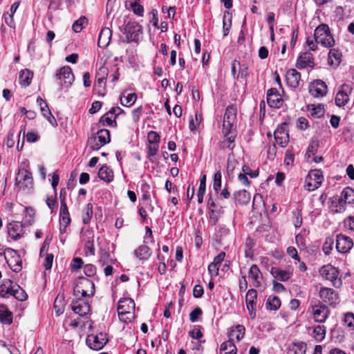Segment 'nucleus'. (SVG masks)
<instances>
[{
	"instance_id": "f257e3e1",
	"label": "nucleus",
	"mask_w": 354,
	"mask_h": 354,
	"mask_svg": "<svg viewBox=\"0 0 354 354\" xmlns=\"http://www.w3.org/2000/svg\"><path fill=\"white\" fill-rule=\"evenodd\" d=\"M135 303L130 298H122L118 304L119 319L123 322H131L135 317Z\"/></svg>"
},
{
	"instance_id": "f03ea898",
	"label": "nucleus",
	"mask_w": 354,
	"mask_h": 354,
	"mask_svg": "<svg viewBox=\"0 0 354 354\" xmlns=\"http://www.w3.org/2000/svg\"><path fill=\"white\" fill-rule=\"evenodd\" d=\"M314 39L317 43L325 48H330L335 44V39L327 24H322L314 31Z\"/></svg>"
},
{
	"instance_id": "7ed1b4c3",
	"label": "nucleus",
	"mask_w": 354,
	"mask_h": 354,
	"mask_svg": "<svg viewBox=\"0 0 354 354\" xmlns=\"http://www.w3.org/2000/svg\"><path fill=\"white\" fill-rule=\"evenodd\" d=\"M73 293L76 297H90L95 293L94 283L88 278L79 277L73 288Z\"/></svg>"
},
{
	"instance_id": "20e7f679",
	"label": "nucleus",
	"mask_w": 354,
	"mask_h": 354,
	"mask_svg": "<svg viewBox=\"0 0 354 354\" xmlns=\"http://www.w3.org/2000/svg\"><path fill=\"white\" fill-rule=\"evenodd\" d=\"M319 274L325 279L330 281L335 288H339L342 286V280L339 277V272L337 268L332 265L323 266L319 270Z\"/></svg>"
},
{
	"instance_id": "39448f33",
	"label": "nucleus",
	"mask_w": 354,
	"mask_h": 354,
	"mask_svg": "<svg viewBox=\"0 0 354 354\" xmlns=\"http://www.w3.org/2000/svg\"><path fill=\"white\" fill-rule=\"evenodd\" d=\"M237 109L234 105H229L225 110L223 117V130L224 136H227L232 133L234 124L236 120Z\"/></svg>"
},
{
	"instance_id": "423d86ee",
	"label": "nucleus",
	"mask_w": 354,
	"mask_h": 354,
	"mask_svg": "<svg viewBox=\"0 0 354 354\" xmlns=\"http://www.w3.org/2000/svg\"><path fill=\"white\" fill-rule=\"evenodd\" d=\"M17 187L24 191H29L32 188L33 179L31 172L24 168L19 169L15 178Z\"/></svg>"
},
{
	"instance_id": "0eeeda50",
	"label": "nucleus",
	"mask_w": 354,
	"mask_h": 354,
	"mask_svg": "<svg viewBox=\"0 0 354 354\" xmlns=\"http://www.w3.org/2000/svg\"><path fill=\"white\" fill-rule=\"evenodd\" d=\"M111 140L110 131L108 129H102L97 131L95 136L88 140V145L91 150H98Z\"/></svg>"
},
{
	"instance_id": "6e6552de",
	"label": "nucleus",
	"mask_w": 354,
	"mask_h": 354,
	"mask_svg": "<svg viewBox=\"0 0 354 354\" xmlns=\"http://www.w3.org/2000/svg\"><path fill=\"white\" fill-rule=\"evenodd\" d=\"M55 78L62 88H68L75 80L72 69L68 66L60 68L55 74Z\"/></svg>"
},
{
	"instance_id": "1a4fd4ad",
	"label": "nucleus",
	"mask_w": 354,
	"mask_h": 354,
	"mask_svg": "<svg viewBox=\"0 0 354 354\" xmlns=\"http://www.w3.org/2000/svg\"><path fill=\"white\" fill-rule=\"evenodd\" d=\"M324 177L319 169L310 170L305 180V187L308 191H314L322 184Z\"/></svg>"
},
{
	"instance_id": "9d476101",
	"label": "nucleus",
	"mask_w": 354,
	"mask_h": 354,
	"mask_svg": "<svg viewBox=\"0 0 354 354\" xmlns=\"http://www.w3.org/2000/svg\"><path fill=\"white\" fill-rule=\"evenodd\" d=\"M5 259L10 269L19 272L22 268V261L20 256L12 249L8 248L4 252Z\"/></svg>"
},
{
	"instance_id": "9b49d317",
	"label": "nucleus",
	"mask_w": 354,
	"mask_h": 354,
	"mask_svg": "<svg viewBox=\"0 0 354 354\" xmlns=\"http://www.w3.org/2000/svg\"><path fill=\"white\" fill-rule=\"evenodd\" d=\"M124 33L129 41H137L142 34V27L136 21H129L124 27Z\"/></svg>"
},
{
	"instance_id": "f8f14e48",
	"label": "nucleus",
	"mask_w": 354,
	"mask_h": 354,
	"mask_svg": "<svg viewBox=\"0 0 354 354\" xmlns=\"http://www.w3.org/2000/svg\"><path fill=\"white\" fill-rule=\"evenodd\" d=\"M311 308L314 320L319 323L325 322L330 313L328 306L320 301H318L317 304L313 305Z\"/></svg>"
},
{
	"instance_id": "ddd939ff",
	"label": "nucleus",
	"mask_w": 354,
	"mask_h": 354,
	"mask_svg": "<svg viewBox=\"0 0 354 354\" xmlns=\"http://www.w3.org/2000/svg\"><path fill=\"white\" fill-rule=\"evenodd\" d=\"M319 297L324 303L335 307L339 303L338 294L333 289L322 287L319 291Z\"/></svg>"
},
{
	"instance_id": "4468645a",
	"label": "nucleus",
	"mask_w": 354,
	"mask_h": 354,
	"mask_svg": "<svg viewBox=\"0 0 354 354\" xmlns=\"http://www.w3.org/2000/svg\"><path fill=\"white\" fill-rule=\"evenodd\" d=\"M108 339L106 335L103 333L97 335H89L86 338L87 345L93 350L99 351L102 349L107 343Z\"/></svg>"
},
{
	"instance_id": "2eb2a0df",
	"label": "nucleus",
	"mask_w": 354,
	"mask_h": 354,
	"mask_svg": "<svg viewBox=\"0 0 354 354\" xmlns=\"http://www.w3.org/2000/svg\"><path fill=\"white\" fill-rule=\"evenodd\" d=\"M308 91L313 97L321 98L327 94L328 86L323 80H315L309 84Z\"/></svg>"
},
{
	"instance_id": "dca6fc26",
	"label": "nucleus",
	"mask_w": 354,
	"mask_h": 354,
	"mask_svg": "<svg viewBox=\"0 0 354 354\" xmlns=\"http://www.w3.org/2000/svg\"><path fill=\"white\" fill-rule=\"evenodd\" d=\"M353 91V88L347 84H343L335 96V104L339 106H345L349 101V95Z\"/></svg>"
},
{
	"instance_id": "f3484780",
	"label": "nucleus",
	"mask_w": 354,
	"mask_h": 354,
	"mask_svg": "<svg viewBox=\"0 0 354 354\" xmlns=\"http://www.w3.org/2000/svg\"><path fill=\"white\" fill-rule=\"evenodd\" d=\"M353 247V239L344 234H338L336 236V249L338 252L345 254Z\"/></svg>"
},
{
	"instance_id": "a211bd4d",
	"label": "nucleus",
	"mask_w": 354,
	"mask_h": 354,
	"mask_svg": "<svg viewBox=\"0 0 354 354\" xmlns=\"http://www.w3.org/2000/svg\"><path fill=\"white\" fill-rule=\"evenodd\" d=\"M274 139L277 143L281 147H285L289 142V134L288 124L283 123L279 125L274 133Z\"/></svg>"
},
{
	"instance_id": "6ab92c4d",
	"label": "nucleus",
	"mask_w": 354,
	"mask_h": 354,
	"mask_svg": "<svg viewBox=\"0 0 354 354\" xmlns=\"http://www.w3.org/2000/svg\"><path fill=\"white\" fill-rule=\"evenodd\" d=\"M85 297H78L71 304L72 310L80 316L87 315L90 311V305Z\"/></svg>"
},
{
	"instance_id": "aec40b11",
	"label": "nucleus",
	"mask_w": 354,
	"mask_h": 354,
	"mask_svg": "<svg viewBox=\"0 0 354 354\" xmlns=\"http://www.w3.org/2000/svg\"><path fill=\"white\" fill-rule=\"evenodd\" d=\"M295 66L299 69L314 68V57L311 53L306 51L301 53L297 59Z\"/></svg>"
},
{
	"instance_id": "412c9836",
	"label": "nucleus",
	"mask_w": 354,
	"mask_h": 354,
	"mask_svg": "<svg viewBox=\"0 0 354 354\" xmlns=\"http://www.w3.org/2000/svg\"><path fill=\"white\" fill-rule=\"evenodd\" d=\"M268 104L272 108L279 109L282 106L283 100L277 89L271 88L267 91Z\"/></svg>"
},
{
	"instance_id": "4be33fe9",
	"label": "nucleus",
	"mask_w": 354,
	"mask_h": 354,
	"mask_svg": "<svg viewBox=\"0 0 354 354\" xmlns=\"http://www.w3.org/2000/svg\"><path fill=\"white\" fill-rule=\"evenodd\" d=\"M257 297V291L251 288L248 290L246 296H245V301L247 308L249 311L250 315L252 319H254L256 316V301Z\"/></svg>"
},
{
	"instance_id": "5701e85b",
	"label": "nucleus",
	"mask_w": 354,
	"mask_h": 354,
	"mask_svg": "<svg viewBox=\"0 0 354 354\" xmlns=\"http://www.w3.org/2000/svg\"><path fill=\"white\" fill-rule=\"evenodd\" d=\"M24 232V226L21 222L12 221L8 224V232L9 236L12 239H19L23 235Z\"/></svg>"
},
{
	"instance_id": "b1692460",
	"label": "nucleus",
	"mask_w": 354,
	"mask_h": 354,
	"mask_svg": "<svg viewBox=\"0 0 354 354\" xmlns=\"http://www.w3.org/2000/svg\"><path fill=\"white\" fill-rule=\"evenodd\" d=\"M37 102L40 106V110L43 116L47 119L50 124H52L53 127H57V120L48 109L47 103L44 102V100L39 96L37 98Z\"/></svg>"
},
{
	"instance_id": "393cba45",
	"label": "nucleus",
	"mask_w": 354,
	"mask_h": 354,
	"mask_svg": "<svg viewBox=\"0 0 354 354\" xmlns=\"http://www.w3.org/2000/svg\"><path fill=\"white\" fill-rule=\"evenodd\" d=\"M270 274L277 281H286L292 276V270H282L279 267H272L270 270Z\"/></svg>"
},
{
	"instance_id": "a878e982",
	"label": "nucleus",
	"mask_w": 354,
	"mask_h": 354,
	"mask_svg": "<svg viewBox=\"0 0 354 354\" xmlns=\"http://www.w3.org/2000/svg\"><path fill=\"white\" fill-rule=\"evenodd\" d=\"M287 84L292 88L299 86L301 74L294 68L289 69L286 75Z\"/></svg>"
},
{
	"instance_id": "bb28decb",
	"label": "nucleus",
	"mask_w": 354,
	"mask_h": 354,
	"mask_svg": "<svg viewBox=\"0 0 354 354\" xmlns=\"http://www.w3.org/2000/svg\"><path fill=\"white\" fill-rule=\"evenodd\" d=\"M248 277L252 280V286L255 288H259L261 285V280L262 279L261 272L255 264H253L248 272Z\"/></svg>"
},
{
	"instance_id": "cd10ccee",
	"label": "nucleus",
	"mask_w": 354,
	"mask_h": 354,
	"mask_svg": "<svg viewBox=\"0 0 354 354\" xmlns=\"http://www.w3.org/2000/svg\"><path fill=\"white\" fill-rule=\"evenodd\" d=\"M346 205L340 196H335L331 198V211L333 213H342L346 210Z\"/></svg>"
},
{
	"instance_id": "c85d7f7f",
	"label": "nucleus",
	"mask_w": 354,
	"mask_h": 354,
	"mask_svg": "<svg viewBox=\"0 0 354 354\" xmlns=\"http://www.w3.org/2000/svg\"><path fill=\"white\" fill-rule=\"evenodd\" d=\"M245 328L243 325H236L235 327H232L228 332L229 340L234 341V339L239 342L242 339L245 335Z\"/></svg>"
},
{
	"instance_id": "c756f323",
	"label": "nucleus",
	"mask_w": 354,
	"mask_h": 354,
	"mask_svg": "<svg viewBox=\"0 0 354 354\" xmlns=\"http://www.w3.org/2000/svg\"><path fill=\"white\" fill-rule=\"evenodd\" d=\"M111 35L112 31L109 28H102L98 38V46L106 48L110 43Z\"/></svg>"
},
{
	"instance_id": "7c9ffc66",
	"label": "nucleus",
	"mask_w": 354,
	"mask_h": 354,
	"mask_svg": "<svg viewBox=\"0 0 354 354\" xmlns=\"http://www.w3.org/2000/svg\"><path fill=\"white\" fill-rule=\"evenodd\" d=\"M134 255L142 261H147L151 255V249L146 245H141L134 250Z\"/></svg>"
},
{
	"instance_id": "2f4dec72",
	"label": "nucleus",
	"mask_w": 354,
	"mask_h": 354,
	"mask_svg": "<svg viewBox=\"0 0 354 354\" xmlns=\"http://www.w3.org/2000/svg\"><path fill=\"white\" fill-rule=\"evenodd\" d=\"M342 61V53L336 48H332L329 50L328 62L333 66L337 67Z\"/></svg>"
},
{
	"instance_id": "473e14b6",
	"label": "nucleus",
	"mask_w": 354,
	"mask_h": 354,
	"mask_svg": "<svg viewBox=\"0 0 354 354\" xmlns=\"http://www.w3.org/2000/svg\"><path fill=\"white\" fill-rule=\"evenodd\" d=\"M233 198L240 205H246L250 201V194L245 189L239 190L233 194Z\"/></svg>"
},
{
	"instance_id": "72a5a7b5",
	"label": "nucleus",
	"mask_w": 354,
	"mask_h": 354,
	"mask_svg": "<svg viewBox=\"0 0 354 354\" xmlns=\"http://www.w3.org/2000/svg\"><path fill=\"white\" fill-rule=\"evenodd\" d=\"M33 73L28 69L21 70L19 73V82L21 86L26 87L31 83Z\"/></svg>"
},
{
	"instance_id": "f704fd0d",
	"label": "nucleus",
	"mask_w": 354,
	"mask_h": 354,
	"mask_svg": "<svg viewBox=\"0 0 354 354\" xmlns=\"http://www.w3.org/2000/svg\"><path fill=\"white\" fill-rule=\"evenodd\" d=\"M98 177L106 183H110L113 180V172L111 168L106 165L100 167L98 171Z\"/></svg>"
},
{
	"instance_id": "c9c22d12",
	"label": "nucleus",
	"mask_w": 354,
	"mask_h": 354,
	"mask_svg": "<svg viewBox=\"0 0 354 354\" xmlns=\"http://www.w3.org/2000/svg\"><path fill=\"white\" fill-rule=\"evenodd\" d=\"M14 283L10 279H4L0 286V295L3 297L11 295L14 290Z\"/></svg>"
},
{
	"instance_id": "e433bc0d",
	"label": "nucleus",
	"mask_w": 354,
	"mask_h": 354,
	"mask_svg": "<svg viewBox=\"0 0 354 354\" xmlns=\"http://www.w3.org/2000/svg\"><path fill=\"white\" fill-rule=\"evenodd\" d=\"M236 346L232 340L223 342L220 346V354H236Z\"/></svg>"
},
{
	"instance_id": "4c0bfd02",
	"label": "nucleus",
	"mask_w": 354,
	"mask_h": 354,
	"mask_svg": "<svg viewBox=\"0 0 354 354\" xmlns=\"http://www.w3.org/2000/svg\"><path fill=\"white\" fill-rule=\"evenodd\" d=\"M136 99L137 95L135 93H128L125 91L120 97L121 104L129 107L136 102Z\"/></svg>"
},
{
	"instance_id": "58836bf2",
	"label": "nucleus",
	"mask_w": 354,
	"mask_h": 354,
	"mask_svg": "<svg viewBox=\"0 0 354 354\" xmlns=\"http://www.w3.org/2000/svg\"><path fill=\"white\" fill-rule=\"evenodd\" d=\"M307 109L310 112L311 115L316 118H322L325 113L324 105L322 104L317 105L309 104L307 106Z\"/></svg>"
},
{
	"instance_id": "ea45409f",
	"label": "nucleus",
	"mask_w": 354,
	"mask_h": 354,
	"mask_svg": "<svg viewBox=\"0 0 354 354\" xmlns=\"http://www.w3.org/2000/svg\"><path fill=\"white\" fill-rule=\"evenodd\" d=\"M306 344L304 342L292 343L287 351V354H305Z\"/></svg>"
},
{
	"instance_id": "a19ab883",
	"label": "nucleus",
	"mask_w": 354,
	"mask_h": 354,
	"mask_svg": "<svg viewBox=\"0 0 354 354\" xmlns=\"http://www.w3.org/2000/svg\"><path fill=\"white\" fill-rule=\"evenodd\" d=\"M340 196L346 204L354 203V189L346 187L341 192Z\"/></svg>"
},
{
	"instance_id": "79ce46f5",
	"label": "nucleus",
	"mask_w": 354,
	"mask_h": 354,
	"mask_svg": "<svg viewBox=\"0 0 354 354\" xmlns=\"http://www.w3.org/2000/svg\"><path fill=\"white\" fill-rule=\"evenodd\" d=\"M0 321L6 324L12 322V313L4 306L0 307Z\"/></svg>"
},
{
	"instance_id": "37998d69",
	"label": "nucleus",
	"mask_w": 354,
	"mask_h": 354,
	"mask_svg": "<svg viewBox=\"0 0 354 354\" xmlns=\"http://www.w3.org/2000/svg\"><path fill=\"white\" fill-rule=\"evenodd\" d=\"M11 295L21 301H25L28 297L26 292L17 283L14 284V290Z\"/></svg>"
},
{
	"instance_id": "c03bdc74",
	"label": "nucleus",
	"mask_w": 354,
	"mask_h": 354,
	"mask_svg": "<svg viewBox=\"0 0 354 354\" xmlns=\"http://www.w3.org/2000/svg\"><path fill=\"white\" fill-rule=\"evenodd\" d=\"M281 306L280 299L277 296H270L266 302V307L271 310H277Z\"/></svg>"
},
{
	"instance_id": "a18cd8bd",
	"label": "nucleus",
	"mask_w": 354,
	"mask_h": 354,
	"mask_svg": "<svg viewBox=\"0 0 354 354\" xmlns=\"http://www.w3.org/2000/svg\"><path fill=\"white\" fill-rule=\"evenodd\" d=\"M59 222H62V224L65 223V225H69L71 222L67 205H63L60 206Z\"/></svg>"
},
{
	"instance_id": "49530a36",
	"label": "nucleus",
	"mask_w": 354,
	"mask_h": 354,
	"mask_svg": "<svg viewBox=\"0 0 354 354\" xmlns=\"http://www.w3.org/2000/svg\"><path fill=\"white\" fill-rule=\"evenodd\" d=\"M206 190V176L203 175L200 180V186L197 192L198 202L202 203L203 201V196Z\"/></svg>"
},
{
	"instance_id": "de8ad7c7",
	"label": "nucleus",
	"mask_w": 354,
	"mask_h": 354,
	"mask_svg": "<svg viewBox=\"0 0 354 354\" xmlns=\"http://www.w3.org/2000/svg\"><path fill=\"white\" fill-rule=\"evenodd\" d=\"M313 335L316 341L322 342L326 335V327L320 325L315 326L313 328Z\"/></svg>"
},
{
	"instance_id": "09e8293b",
	"label": "nucleus",
	"mask_w": 354,
	"mask_h": 354,
	"mask_svg": "<svg viewBox=\"0 0 354 354\" xmlns=\"http://www.w3.org/2000/svg\"><path fill=\"white\" fill-rule=\"evenodd\" d=\"M93 216V205L91 203H88L82 214V221L84 224H88L91 218Z\"/></svg>"
},
{
	"instance_id": "8fccbe9b",
	"label": "nucleus",
	"mask_w": 354,
	"mask_h": 354,
	"mask_svg": "<svg viewBox=\"0 0 354 354\" xmlns=\"http://www.w3.org/2000/svg\"><path fill=\"white\" fill-rule=\"evenodd\" d=\"M99 124L102 126H114L116 124L115 117L113 118L112 115L108 112L101 117Z\"/></svg>"
},
{
	"instance_id": "3c124183",
	"label": "nucleus",
	"mask_w": 354,
	"mask_h": 354,
	"mask_svg": "<svg viewBox=\"0 0 354 354\" xmlns=\"http://www.w3.org/2000/svg\"><path fill=\"white\" fill-rule=\"evenodd\" d=\"M222 174L221 171H216L214 175L213 189L216 194L219 193L221 188Z\"/></svg>"
},
{
	"instance_id": "603ef678",
	"label": "nucleus",
	"mask_w": 354,
	"mask_h": 354,
	"mask_svg": "<svg viewBox=\"0 0 354 354\" xmlns=\"http://www.w3.org/2000/svg\"><path fill=\"white\" fill-rule=\"evenodd\" d=\"M202 120V114L196 113L194 118H192L189 122V128L192 131L196 130Z\"/></svg>"
},
{
	"instance_id": "864d4df0",
	"label": "nucleus",
	"mask_w": 354,
	"mask_h": 354,
	"mask_svg": "<svg viewBox=\"0 0 354 354\" xmlns=\"http://www.w3.org/2000/svg\"><path fill=\"white\" fill-rule=\"evenodd\" d=\"M87 23V19L85 17H80L78 20L74 22L73 24V30L75 32H80L82 31L84 25Z\"/></svg>"
},
{
	"instance_id": "5fc2aeb1",
	"label": "nucleus",
	"mask_w": 354,
	"mask_h": 354,
	"mask_svg": "<svg viewBox=\"0 0 354 354\" xmlns=\"http://www.w3.org/2000/svg\"><path fill=\"white\" fill-rule=\"evenodd\" d=\"M106 80H103L100 81V79H97L96 82L94 84V89L98 95L104 96L105 90Z\"/></svg>"
},
{
	"instance_id": "6e6d98bb",
	"label": "nucleus",
	"mask_w": 354,
	"mask_h": 354,
	"mask_svg": "<svg viewBox=\"0 0 354 354\" xmlns=\"http://www.w3.org/2000/svg\"><path fill=\"white\" fill-rule=\"evenodd\" d=\"M239 166V162L234 158L228 157L227 163V173L229 176L232 175L236 168Z\"/></svg>"
},
{
	"instance_id": "4d7b16f0",
	"label": "nucleus",
	"mask_w": 354,
	"mask_h": 354,
	"mask_svg": "<svg viewBox=\"0 0 354 354\" xmlns=\"http://www.w3.org/2000/svg\"><path fill=\"white\" fill-rule=\"evenodd\" d=\"M225 139L223 141L224 145H225L228 149H233L234 147V139H235V133L234 131V129H232V133L225 136H224Z\"/></svg>"
},
{
	"instance_id": "13d9d810",
	"label": "nucleus",
	"mask_w": 354,
	"mask_h": 354,
	"mask_svg": "<svg viewBox=\"0 0 354 354\" xmlns=\"http://www.w3.org/2000/svg\"><path fill=\"white\" fill-rule=\"evenodd\" d=\"M344 322L346 326L351 330H354V314L347 313L344 315Z\"/></svg>"
},
{
	"instance_id": "bf43d9fd",
	"label": "nucleus",
	"mask_w": 354,
	"mask_h": 354,
	"mask_svg": "<svg viewBox=\"0 0 354 354\" xmlns=\"http://www.w3.org/2000/svg\"><path fill=\"white\" fill-rule=\"evenodd\" d=\"M25 222L28 225H32L34 222L35 210L31 207L25 209Z\"/></svg>"
},
{
	"instance_id": "052dcab7",
	"label": "nucleus",
	"mask_w": 354,
	"mask_h": 354,
	"mask_svg": "<svg viewBox=\"0 0 354 354\" xmlns=\"http://www.w3.org/2000/svg\"><path fill=\"white\" fill-rule=\"evenodd\" d=\"M95 247L93 240H88L84 244V252L86 256L95 254Z\"/></svg>"
},
{
	"instance_id": "680f3d73",
	"label": "nucleus",
	"mask_w": 354,
	"mask_h": 354,
	"mask_svg": "<svg viewBox=\"0 0 354 354\" xmlns=\"http://www.w3.org/2000/svg\"><path fill=\"white\" fill-rule=\"evenodd\" d=\"M319 148V141L313 140L310 142L308 147L306 153L310 156V155H315Z\"/></svg>"
},
{
	"instance_id": "e2e57ef3",
	"label": "nucleus",
	"mask_w": 354,
	"mask_h": 354,
	"mask_svg": "<svg viewBox=\"0 0 354 354\" xmlns=\"http://www.w3.org/2000/svg\"><path fill=\"white\" fill-rule=\"evenodd\" d=\"M147 139L149 144H159L160 140L159 134L153 131H151L148 133Z\"/></svg>"
},
{
	"instance_id": "0e129e2a",
	"label": "nucleus",
	"mask_w": 354,
	"mask_h": 354,
	"mask_svg": "<svg viewBox=\"0 0 354 354\" xmlns=\"http://www.w3.org/2000/svg\"><path fill=\"white\" fill-rule=\"evenodd\" d=\"M108 73H109L108 68L106 66H102L97 71L96 79H99L100 78V81H102L103 80H106V77L108 75Z\"/></svg>"
},
{
	"instance_id": "69168bd1",
	"label": "nucleus",
	"mask_w": 354,
	"mask_h": 354,
	"mask_svg": "<svg viewBox=\"0 0 354 354\" xmlns=\"http://www.w3.org/2000/svg\"><path fill=\"white\" fill-rule=\"evenodd\" d=\"M131 8L133 12H134V14H136L140 17L143 16L144 8L142 6H141L140 4H139L137 2H133V3H131Z\"/></svg>"
},
{
	"instance_id": "338daca9",
	"label": "nucleus",
	"mask_w": 354,
	"mask_h": 354,
	"mask_svg": "<svg viewBox=\"0 0 354 354\" xmlns=\"http://www.w3.org/2000/svg\"><path fill=\"white\" fill-rule=\"evenodd\" d=\"M189 335L192 338L198 339L200 341V342H202V341H201L200 339L203 337V334L201 331L198 326H194V329L189 332Z\"/></svg>"
},
{
	"instance_id": "774afa93",
	"label": "nucleus",
	"mask_w": 354,
	"mask_h": 354,
	"mask_svg": "<svg viewBox=\"0 0 354 354\" xmlns=\"http://www.w3.org/2000/svg\"><path fill=\"white\" fill-rule=\"evenodd\" d=\"M344 225L351 231L354 232V216H349L344 221Z\"/></svg>"
}]
</instances>
